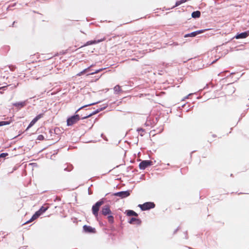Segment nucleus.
Returning a JSON list of instances; mask_svg holds the SVG:
<instances>
[{
  "instance_id": "nucleus-5",
  "label": "nucleus",
  "mask_w": 249,
  "mask_h": 249,
  "mask_svg": "<svg viewBox=\"0 0 249 249\" xmlns=\"http://www.w3.org/2000/svg\"><path fill=\"white\" fill-rule=\"evenodd\" d=\"M152 164V161L150 160H143L139 164V167L141 169L144 170Z\"/></svg>"
},
{
  "instance_id": "nucleus-2",
  "label": "nucleus",
  "mask_w": 249,
  "mask_h": 249,
  "mask_svg": "<svg viewBox=\"0 0 249 249\" xmlns=\"http://www.w3.org/2000/svg\"><path fill=\"white\" fill-rule=\"evenodd\" d=\"M47 209H48V208L42 206L38 211H37V212H36L33 215L32 218L29 221H28V222H31L32 221L36 219L42 213L45 212Z\"/></svg>"
},
{
  "instance_id": "nucleus-3",
  "label": "nucleus",
  "mask_w": 249,
  "mask_h": 249,
  "mask_svg": "<svg viewBox=\"0 0 249 249\" xmlns=\"http://www.w3.org/2000/svg\"><path fill=\"white\" fill-rule=\"evenodd\" d=\"M155 204L153 202H146L143 204H139V207L141 208L142 211H146L155 207Z\"/></svg>"
},
{
  "instance_id": "nucleus-4",
  "label": "nucleus",
  "mask_w": 249,
  "mask_h": 249,
  "mask_svg": "<svg viewBox=\"0 0 249 249\" xmlns=\"http://www.w3.org/2000/svg\"><path fill=\"white\" fill-rule=\"evenodd\" d=\"M80 119L79 116L78 115H74L71 118H69L67 120V125H71L74 124L78 122Z\"/></svg>"
},
{
  "instance_id": "nucleus-12",
  "label": "nucleus",
  "mask_w": 249,
  "mask_h": 249,
  "mask_svg": "<svg viewBox=\"0 0 249 249\" xmlns=\"http://www.w3.org/2000/svg\"><path fill=\"white\" fill-rule=\"evenodd\" d=\"M104 40H105V38H104L103 39H99V40H94L89 41L86 43L85 45L87 46V45H92L93 44L98 43H100V42L104 41Z\"/></svg>"
},
{
  "instance_id": "nucleus-14",
  "label": "nucleus",
  "mask_w": 249,
  "mask_h": 249,
  "mask_svg": "<svg viewBox=\"0 0 249 249\" xmlns=\"http://www.w3.org/2000/svg\"><path fill=\"white\" fill-rule=\"evenodd\" d=\"M200 16V12L198 11H195L192 14V17L194 18H199Z\"/></svg>"
},
{
  "instance_id": "nucleus-8",
  "label": "nucleus",
  "mask_w": 249,
  "mask_h": 249,
  "mask_svg": "<svg viewBox=\"0 0 249 249\" xmlns=\"http://www.w3.org/2000/svg\"><path fill=\"white\" fill-rule=\"evenodd\" d=\"M102 213L104 215L111 214V212L109 209V206L107 205L104 206L102 208Z\"/></svg>"
},
{
  "instance_id": "nucleus-21",
  "label": "nucleus",
  "mask_w": 249,
  "mask_h": 249,
  "mask_svg": "<svg viewBox=\"0 0 249 249\" xmlns=\"http://www.w3.org/2000/svg\"><path fill=\"white\" fill-rule=\"evenodd\" d=\"M43 116V114H40L38 115H37L35 118V120L36 121H38L39 119H40V118H41Z\"/></svg>"
},
{
  "instance_id": "nucleus-26",
  "label": "nucleus",
  "mask_w": 249,
  "mask_h": 249,
  "mask_svg": "<svg viewBox=\"0 0 249 249\" xmlns=\"http://www.w3.org/2000/svg\"><path fill=\"white\" fill-rule=\"evenodd\" d=\"M103 70L102 69L96 70L95 72L91 73L90 74L93 75L95 73H97Z\"/></svg>"
},
{
  "instance_id": "nucleus-20",
  "label": "nucleus",
  "mask_w": 249,
  "mask_h": 249,
  "mask_svg": "<svg viewBox=\"0 0 249 249\" xmlns=\"http://www.w3.org/2000/svg\"><path fill=\"white\" fill-rule=\"evenodd\" d=\"M10 122L8 121H1L0 122V126L10 124Z\"/></svg>"
},
{
  "instance_id": "nucleus-16",
  "label": "nucleus",
  "mask_w": 249,
  "mask_h": 249,
  "mask_svg": "<svg viewBox=\"0 0 249 249\" xmlns=\"http://www.w3.org/2000/svg\"><path fill=\"white\" fill-rule=\"evenodd\" d=\"M126 213L128 216H132V215H134L136 216H138V214L132 210L127 211Z\"/></svg>"
},
{
  "instance_id": "nucleus-27",
  "label": "nucleus",
  "mask_w": 249,
  "mask_h": 249,
  "mask_svg": "<svg viewBox=\"0 0 249 249\" xmlns=\"http://www.w3.org/2000/svg\"><path fill=\"white\" fill-rule=\"evenodd\" d=\"M92 66V65H91L90 67H89V68H88L87 69H85V70H84L83 71H82L83 72V73H85L86 71H88V70Z\"/></svg>"
},
{
  "instance_id": "nucleus-30",
  "label": "nucleus",
  "mask_w": 249,
  "mask_h": 249,
  "mask_svg": "<svg viewBox=\"0 0 249 249\" xmlns=\"http://www.w3.org/2000/svg\"><path fill=\"white\" fill-rule=\"evenodd\" d=\"M6 87V86H3V87H0V89H5Z\"/></svg>"
},
{
  "instance_id": "nucleus-13",
  "label": "nucleus",
  "mask_w": 249,
  "mask_h": 249,
  "mask_svg": "<svg viewBox=\"0 0 249 249\" xmlns=\"http://www.w3.org/2000/svg\"><path fill=\"white\" fill-rule=\"evenodd\" d=\"M129 222L130 224H134L135 223H136L137 224H140L141 221L139 219L133 217L130 219Z\"/></svg>"
},
{
  "instance_id": "nucleus-17",
  "label": "nucleus",
  "mask_w": 249,
  "mask_h": 249,
  "mask_svg": "<svg viewBox=\"0 0 249 249\" xmlns=\"http://www.w3.org/2000/svg\"><path fill=\"white\" fill-rule=\"evenodd\" d=\"M37 121L35 120L34 118L30 123L28 126L27 127L26 130L28 129L29 128L31 127Z\"/></svg>"
},
{
  "instance_id": "nucleus-1",
  "label": "nucleus",
  "mask_w": 249,
  "mask_h": 249,
  "mask_svg": "<svg viewBox=\"0 0 249 249\" xmlns=\"http://www.w3.org/2000/svg\"><path fill=\"white\" fill-rule=\"evenodd\" d=\"M104 204V201L102 200H101L98 202H97L92 207V212L93 215L95 216V217L97 219L98 215V211L100 208V207Z\"/></svg>"
},
{
  "instance_id": "nucleus-7",
  "label": "nucleus",
  "mask_w": 249,
  "mask_h": 249,
  "mask_svg": "<svg viewBox=\"0 0 249 249\" xmlns=\"http://www.w3.org/2000/svg\"><path fill=\"white\" fill-rule=\"evenodd\" d=\"M114 195L117 196H119L121 198H124L129 196L130 195V193L128 191H122L116 193Z\"/></svg>"
},
{
  "instance_id": "nucleus-6",
  "label": "nucleus",
  "mask_w": 249,
  "mask_h": 249,
  "mask_svg": "<svg viewBox=\"0 0 249 249\" xmlns=\"http://www.w3.org/2000/svg\"><path fill=\"white\" fill-rule=\"evenodd\" d=\"M206 30H207V29L198 30V31L192 32V33H190V34H186L184 36V37L196 36V35H197L198 34L203 33Z\"/></svg>"
},
{
  "instance_id": "nucleus-15",
  "label": "nucleus",
  "mask_w": 249,
  "mask_h": 249,
  "mask_svg": "<svg viewBox=\"0 0 249 249\" xmlns=\"http://www.w3.org/2000/svg\"><path fill=\"white\" fill-rule=\"evenodd\" d=\"M114 90L116 94L119 93L122 91L121 87L119 85H117L114 88Z\"/></svg>"
},
{
  "instance_id": "nucleus-18",
  "label": "nucleus",
  "mask_w": 249,
  "mask_h": 249,
  "mask_svg": "<svg viewBox=\"0 0 249 249\" xmlns=\"http://www.w3.org/2000/svg\"><path fill=\"white\" fill-rule=\"evenodd\" d=\"M187 0H179V1H177L176 3V4L174 6V7H176V6H179V5H180L181 4L183 3H184Z\"/></svg>"
},
{
  "instance_id": "nucleus-29",
  "label": "nucleus",
  "mask_w": 249,
  "mask_h": 249,
  "mask_svg": "<svg viewBox=\"0 0 249 249\" xmlns=\"http://www.w3.org/2000/svg\"><path fill=\"white\" fill-rule=\"evenodd\" d=\"M84 74V73H83V72H82V71H81L80 72H79V73H78L77 75L78 76H81V75H82V74Z\"/></svg>"
},
{
  "instance_id": "nucleus-11",
  "label": "nucleus",
  "mask_w": 249,
  "mask_h": 249,
  "mask_svg": "<svg viewBox=\"0 0 249 249\" xmlns=\"http://www.w3.org/2000/svg\"><path fill=\"white\" fill-rule=\"evenodd\" d=\"M26 101H25L23 102L14 103L13 106L15 107H16L19 108H20L24 107L26 105Z\"/></svg>"
},
{
  "instance_id": "nucleus-23",
  "label": "nucleus",
  "mask_w": 249,
  "mask_h": 249,
  "mask_svg": "<svg viewBox=\"0 0 249 249\" xmlns=\"http://www.w3.org/2000/svg\"><path fill=\"white\" fill-rule=\"evenodd\" d=\"M8 156V154L7 153H1V154H0V158H4L6 156Z\"/></svg>"
},
{
  "instance_id": "nucleus-31",
  "label": "nucleus",
  "mask_w": 249,
  "mask_h": 249,
  "mask_svg": "<svg viewBox=\"0 0 249 249\" xmlns=\"http://www.w3.org/2000/svg\"><path fill=\"white\" fill-rule=\"evenodd\" d=\"M29 222H26V223H24V224H26V223H29Z\"/></svg>"
},
{
  "instance_id": "nucleus-28",
  "label": "nucleus",
  "mask_w": 249,
  "mask_h": 249,
  "mask_svg": "<svg viewBox=\"0 0 249 249\" xmlns=\"http://www.w3.org/2000/svg\"><path fill=\"white\" fill-rule=\"evenodd\" d=\"M94 103H92V104H90L88 105H86V106H83V107H81L80 108H79L77 110V112L78 111H79L80 109H81V108H83V107H87V106H90V105H94Z\"/></svg>"
},
{
  "instance_id": "nucleus-9",
  "label": "nucleus",
  "mask_w": 249,
  "mask_h": 249,
  "mask_svg": "<svg viewBox=\"0 0 249 249\" xmlns=\"http://www.w3.org/2000/svg\"><path fill=\"white\" fill-rule=\"evenodd\" d=\"M249 35V30L247 32L237 34L235 36V38L236 39L245 38H246Z\"/></svg>"
},
{
  "instance_id": "nucleus-19",
  "label": "nucleus",
  "mask_w": 249,
  "mask_h": 249,
  "mask_svg": "<svg viewBox=\"0 0 249 249\" xmlns=\"http://www.w3.org/2000/svg\"><path fill=\"white\" fill-rule=\"evenodd\" d=\"M108 221L110 223H112L114 222V217L112 215H109L107 217Z\"/></svg>"
},
{
  "instance_id": "nucleus-25",
  "label": "nucleus",
  "mask_w": 249,
  "mask_h": 249,
  "mask_svg": "<svg viewBox=\"0 0 249 249\" xmlns=\"http://www.w3.org/2000/svg\"><path fill=\"white\" fill-rule=\"evenodd\" d=\"M44 139V136L42 135H39L37 137V140L41 141Z\"/></svg>"
},
{
  "instance_id": "nucleus-24",
  "label": "nucleus",
  "mask_w": 249,
  "mask_h": 249,
  "mask_svg": "<svg viewBox=\"0 0 249 249\" xmlns=\"http://www.w3.org/2000/svg\"><path fill=\"white\" fill-rule=\"evenodd\" d=\"M97 112H98V110H97V111H95V112H93L92 113H91V114H89V115H88L87 116H86V117H83V119H85V118H88V117H90V116H92V115L95 114V113H97Z\"/></svg>"
},
{
  "instance_id": "nucleus-22",
  "label": "nucleus",
  "mask_w": 249,
  "mask_h": 249,
  "mask_svg": "<svg viewBox=\"0 0 249 249\" xmlns=\"http://www.w3.org/2000/svg\"><path fill=\"white\" fill-rule=\"evenodd\" d=\"M137 131L140 133V135L141 136H142V133L144 132V129L142 128H138L137 129Z\"/></svg>"
},
{
  "instance_id": "nucleus-10",
  "label": "nucleus",
  "mask_w": 249,
  "mask_h": 249,
  "mask_svg": "<svg viewBox=\"0 0 249 249\" xmlns=\"http://www.w3.org/2000/svg\"><path fill=\"white\" fill-rule=\"evenodd\" d=\"M84 231L88 233H94L95 232V229L94 228H92L90 226L85 225L83 227Z\"/></svg>"
}]
</instances>
